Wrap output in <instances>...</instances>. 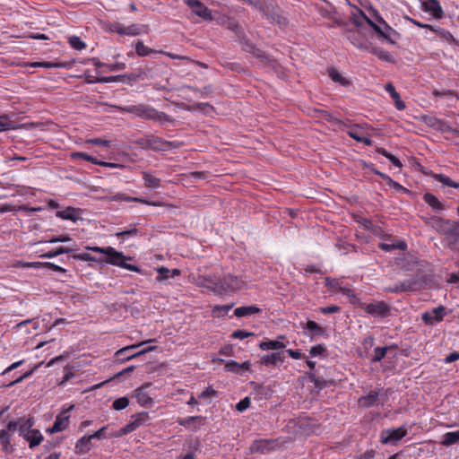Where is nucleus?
<instances>
[{"label": "nucleus", "mask_w": 459, "mask_h": 459, "mask_svg": "<svg viewBox=\"0 0 459 459\" xmlns=\"http://www.w3.org/2000/svg\"><path fill=\"white\" fill-rule=\"evenodd\" d=\"M121 109L132 114L134 117L151 120H158L160 119L162 116H164L163 113H160L155 108L143 104L129 105L125 108H121Z\"/></svg>", "instance_id": "obj_1"}, {"label": "nucleus", "mask_w": 459, "mask_h": 459, "mask_svg": "<svg viewBox=\"0 0 459 459\" xmlns=\"http://www.w3.org/2000/svg\"><path fill=\"white\" fill-rule=\"evenodd\" d=\"M106 255L108 256L106 262L108 264L127 269L132 272H141V269L138 266L126 263V260H131V257L124 255L122 252H117L111 247H108Z\"/></svg>", "instance_id": "obj_2"}, {"label": "nucleus", "mask_w": 459, "mask_h": 459, "mask_svg": "<svg viewBox=\"0 0 459 459\" xmlns=\"http://www.w3.org/2000/svg\"><path fill=\"white\" fill-rule=\"evenodd\" d=\"M361 17L366 20V22L370 25L374 30L381 37L387 39L389 42L394 43L392 40V34H396L395 30L390 27L381 17L377 18V23L371 21L366 16L363 12H359Z\"/></svg>", "instance_id": "obj_3"}, {"label": "nucleus", "mask_w": 459, "mask_h": 459, "mask_svg": "<svg viewBox=\"0 0 459 459\" xmlns=\"http://www.w3.org/2000/svg\"><path fill=\"white\" fill-rule=\"evenodd\" d=\"M406 435L407 429L404 426L398 429H387L381 432L380 441L383 444L396 445Z\"/></svg>", "instance_id": "obj_4"}, {"label": "nucleus", "mask_w": 459, "mask_h": 459, "mask_svg": "<svg viewBox=\"0 0 459 459\" xmlns=\"http://www.w3.org/2000/svg\"><path fill=\"white\" fill-rule=\"evenodd\" d=\"M184 3L192 10L198 17L204 21H212V15L211 10L200 0H183Z\"/></svg>", "instance_id": "obj_5"}, {"label": "nucleus", "mask_w": 459, "mask_h": 459, "mask_svg": "<svg viewBox=\"0 0 459 459\" xmlns=\"http://www.w3.org/2000/svg\"><path fill=\"white\" fill-rule=\"evenodd\" d=\"M148 419L149 415L145 411L133 415L130 421L120 429V435H126L134 431L137 428L143 425Z\"/></svg>", "instance_id": "obj_6"}, {"label": "nucleus", "mask_w": 459, "mask_h": 459, "mask_svg": "<svg viewBox=\"0 0 459 459\" xmlns=\"http://www.w3.org/2000/svg\"><path fill=\"white\" fill-rule=\"evenodd\" d=\"M446 316V307L438 306L430 311H426L422 314L421 319L428 325H434L444 319Z\"/></svg>", "instance_id": "obj_7"}, {"label": "nucleus", "mask_w": 459, "mask_h": 459, "mask_svg": "<svg viewBox=\"0 0 459 459\" xmlns=\"http://www.w3.org/2000/svg\"><path fill=\"white\" fill-rule=\"evenodd\" d=\"M420 8L436 19H441L444 16V11L437 0H420Z\"/></svg>", "instance_id": "obj_8"}, {"label": "nucleus", "mask_w": 459, "mask_h": 459, "mask_svg": "<svg viewBox=\"0 0 459 459\" xmlns=\"http://www.w3.org/2000/svg\"><path fill=\"white\" fill-rule=\"evenodd\" d=\"M154 341H155V340H153V339H150V340H147V341L142 342H140V343H138V344H133V345H129V346L124 347V348H122V349L118 350V351L115 353V357H116L118 360H121L122 362H124V361H127V360H130V359H134V358H137V357H139V356H141V355H143V354H145V351H144V350H143H143H141V351H138V352H135V353H134V354L129 355L128 357H125V358H123L122 356H123L124 354H126V353L128 351H130V350H134V349L139 348V347H141V346H143V345H144V344H146V343H150V342H154Z\"/></svg>", "instance_id": "obj_9"}, {"label": "nucleus", "mask_w": 459, "mask_h": 459, "mask_svg": "<svg viewBox=\"0 0 459 459\" xmlns=\"http://www.w3.org/2000/svg\"><path fill=\"white\" fill-rule=\"evenodd\" d=\"M364 309L368 314L379 317H385L390 313V307L385 301L370 303Z\"/></svg>", "instance_id": "obj_10"}, {"label": "nucleus", "mask_w": 459, "mask_h": 459, "mask_svg": "<svg viewBox=\"0 0 459 459\" xmlns=\"http://www.w3.org/2000/svg\"><path fill=\"white\" fill-rule=\"evenodd\" d=\"M83 211L80 208H74L72 206H68L64 210H60L56 212V216L61 218L62 220L72 221L73 222H76L79 220L82 219Z\"/></svg>", "instance_id": "obj_11"}, {"label": "nucleus", "mask_w": 459, "mask_h": 459, "mask_svg": "<svg viewBox=\"0 0 459 459\" xmlns=\"http://www.w3.org/2000/svg\"><path fill=\"white\" fill-rule=\"evenodd\" d=\"M347 134L350 137L356 140L357 142L363 143L368 146L372 145V140L363 135V128L358 125L350 126L347 130Z\"/></svg>", "instance_id": "obj_12"}, {"label": "nucleus", "mask_w": 459, "mask_h": 459, "mask_svg": "<svg viewBox=\"0 0 459 459\" xmlns=\"http://www.w3.org/2000/svg\"><path fill=\"white\" fill-rule=\"evenodd\" d=\"M150 386V384H145L143 385V386L137 388L135 390V398H136V401L137 403L141 405V406H146V407H150L152 405L153 403V400L152 398L149 395V394L146 392V387Z\"/></svg>", "instance_id": "obj_13"}, {"label": "nucleus", "mask_w": 459, "mask_h": 459, "mask_svg": "<svg viewBox=\"0 0 459 459\" xmlns=\"http://www.w3.org/2000/svg\"><path fill=\"white\" fill-rule=\"evenodd\" d=\"M284 335H280L276 340L267 341V342H262L259 344V348L263 351H279L283 350L286 345L284 342H281V340H284Z\"/></svg>", "instance_id": "obj_14"}, {"label": "nucleus", "mask_w": 459, "mask_h": 459, "mask_svg": "<svg viewBox=\"0 0 459 459\" xmlns=\"http://www.w3.org/2000/svg\"><path fill=\"white\" fill-rule=\"evenodd\" d=\"M35 424V420L33 417L29 418H19V425H18V431L19 435L25 438L27 435H29V432L31 431L32 427Z\"/></svg>", "instance_id": "obj_15"}, {"label": "nucleus", "mask_w": 459, "mask_h": 459, "mask_svg": "<svg viewBox=\"0 0 459 459\" xmlns=\"http://www.w3.org/2000/svg\"><path fill=\"white\" fill-rule=\"evenodd\" d=\"M219 283L225 291H233L239 288L238 279L231 274L226 275Z\"/></svg>", "instance_id": "obj_16"}, {"label": "nucleus", "mask_w": 459, "mask_h": 459, "mask_svg": "<svg viewBox=\"0 0 459 459\" xmlns=\"http://www.w3.org/2000/svg\"><path fill=\"white\" fill-rule=\"evenodd\" d=\"M69 423V415L59 414L56 416V420L51 428L48 429V432L53 434L63 431L65 429Z\"/></svg>", "instance_id": "obj_17"}, {"label": "nucleus", "mask_w": 459, "mask_h": 459, "mask_svg": "<svg viewBox=\"0 0 459 459\" xmlns=\"http://www.w3.org/2000/svg\"><path fill=\"white\" fill-rule=\"evenodd\" d=\"M284 360L283 352L276 351L272 354H266L261 358V363L266 366L277 365Z\"/></svg>", "instance_id": "obj_18"}, {"label": "nucleus", "mask_w": 459, "mask_h": 459, "mask_svg": "<svg viewBox=\"0 0 459 459\" xmlns=\"http://www.w3.org/2000/svg\"><path fill=\"white\" fill-rule=\"evenodd\" d=\"M446 239L452 249L459 251V224L448 231Z\"/></svg>", "instance_id": "obj_19"}, {"label": "nucleus", "mask_w": 459, "mask_h": 459, "mask_svg": "<svg viewBox=\"0 0 459 459\" xmlns=\"http://www.w3.org/2000/svg\"><path fill=\"white\" fill-rule=\"evenodd\" d=\"M24 439L29 442V446L32 449L40 445L44 437L39 430L32 429Z\"/></svg>", "instance_id": "obj_20"}, {"label": "nucleus", "mask_w": 459, "mask_h": 459, "mask_svg": "<svg viewBox=\"0 0 459 459\" xmlns=\"http://www.w3.org/2000/svg\"><path fill=\"white\" fill-rule=\"evenodd\" d=\"M261 312V308L252 305V306H243L235 308L234 310V316L237 317H243V316H248L254 314H257Z\"/></svg>", "instance_id": "obj_21"}, {"label": "nucleus", "mask_w": 459, "mask_h": 459, "mask_svg": "<svg viewBox=\"0 0 459 459\" xmlns=\"http://www.w3.org/2000/svg\"><path fill=\"white\" fill-rule=\"evenodd\" d=\"M459 443V429L456 431L446 432L442 436L440 445L448 447Z\"/></svg>", "instance_id": "obj_22"}, {"label": "nucleus", "mask_w": 459, "mask_h": 459, "mask_svg": "<svg viewBox=\"0 0 459 459\" xmlns=\"http://www.w3.org/2000/svg\"><path fill=\"white\" fill-rule=\"evenodd\" d=\"M302 328L305 331V334L311 333L314 335H323L325 333V330L321 327L316 322L308 320L305 325H301Z\"/></svg>", "instance_id": "obj_23"}, {"label": "nucleus", "mask_w": 459, "mask_h": 459, "mask_svg": "<svg viewBox=\"0 0 459 459\" xmlns=\"http://www.w3.org/2000/svg\"><path fill=\"white\" fill-rule=\"evenodd\" d=\"M429 30L435 32L442 40H444L449 44L455 43V39L453 37V35L449 31L446 30L445 29L430 25Z\"/></svg>", "instance_id": "obj_24"}, {"label": "nucleus", "mask_w": 459, "mask_h": 459, "mask_svg": "<svg viewBox=\"0 0 459 459\" xmlns=\"http://www.w3.org/2000/svg\"><path fill=\"white\" fill-rule=\"evenodd\" d=\"M91 449V439L89 436L82 437L75 445V450L78 454H85Z\"/></svg>", "instance_id": "obj_25"}, {"label": "nucleus", "mask_w": 459, "mask_h": 459, "mask_svg": "<svg viewBox=\"0 0 459 459\" xmlns=\"http://www.w3.org/2000/svg\"><path fill=\"white\" fill-rule=\"evenodd\" d=\"M357 221L365 229L370 230L374 235H379L381 229L373 225L372 221L367 218L358 216Z\"/></svg>", "instance_id": "obj_26"}, {"label": "nucleus", "mask_w": 459, "mask_h": 459, "mask_svg": "<svg viewBox=\"0 0 459 459\" xmlns=\"http://www.w3.org/2000/svg\"><path fill=\"white\" fill-rule=\"evenodd\" d=\"M15 123L7 115L0 116V133L15 129Z\"/></svg>", "instance_id": "obj_27"}, {"label": "nucleus", "mask_w": 459, "mask_h": 459, "mask_svg": "<svg viewBox=\"0 0 459 459\" xmlns=\"http://www.w3.org/2000/svg\"><path fill=\"white\" fill-rule=\"evenodd\" d=\"M378 397V393L371 391L366 396L359 398V403L366 407H370L375 404Z\"/></svg>", "instance_id": "obj_28"}, {"label": "nucleus", "mask_w": 459, "mask_h": 459, "mask_svg": "<svg viewBox=\"0 0 459 459\" xmlns=\"http://www.w3.org/2000/svg\"><path fill=\"white\" fill-rule=\"evenodd\" d=\"M378 247L386 252H391L394 249L405 250L407 248V245L404 241H398L396 244L380 243Z\"/></svg>", "instance_id": "obj_29"}, {"label": "nucleus", "mask_w": 459, "mask_h": 459, "mask_svg": "<svg viewBox=\"0 0 459 459\" xmlns=\"http://www.w3.org/2000/svg\"><path fill=\"white\" fill-rule=\"evenodd\" d=\"M329 77L332 79L333 82H337L341 85H348L349 82L347 79H345L336 69L331 68L328 71Z\"/></svg>", "instance_id": "obj_30"}, {"label": "nucleus", "mask_w": 459, "mask_h": 459, "mask_svg": "<svg viewBox=\"0 0 459 459\" xmlns=\"http://www.w3.org/2000/svg\"><path fill=\"white\" fill-rule=\"evenodd\" d=\"M434 178L439 182L442 186H446L450 187L457 188L459 186V184L453 181L449 177L444 175V174H435Z\"/></svg>", "instance_id": "obj_31"}, {"label": "nucleus", "mask_w": 459, "mask_h": 459, "mask_svg": "<svg viewBox=\"0 0 459 459\" xmlns=\"http://www.w3.org/2000/svg\"><path fill=\"white\" fill-rule=\"evenodd\" d=\"M402 292L405 291H415L419 288V283L415 280H405L402 282H400Z\"/></svg>", "instance_id": "obj_32"}, {"label": "nucleus", "mask_w": 459, "mask_h": 459, "mask_svg": "<svg viewBox=\"0 0 459 459\" xmlns=\"http://www.w3.org/2000/svg\"><path fill=\"white\" fill-rule=\"evenodd\" d=\"M68 43L76 50H82L86 47V44L78 36H70L68 38Z\"/></svg>", "instance_id": "obj_33"}, {"label": "nucleus", "mask_w": 459, "mask_h": 459, "mask_svg": "<svg viewBox=\"0 0 459 459\" xmlns=\"http://www.w3.org/2000/svg\"><path fill=\"white\" fill-rule=\"evenodd\" d=\"M388 351V347H377L374 349V357L372 358V362H379L382 359H384Z\"/></svg>", "instance_id": "obj_34"}, {"label": "nucleus", "mask_w": 459, "mask_h": 459, "mask_svg": "<svg viewBox=\"0 0 459 459\" xmlns=\"http://www.w3.org/2000/svg\"><path fill=\"white\" fill-rule=\"evenodd\" d=\"M135 51L140 56H146L153 52L152 49L146 47L142 41H137L135 44Z\"/></svg>", "instance_id": "obj_35"}, {"label": "nucleus", "mask_w": 459, "mask_h": 459, "mask_svg": "<svg viewBox=\"0 0 459 459\" xmlns=\"http://www.w3.org/2000/svg\"><path fill=\"white\" fill-rule=\"evenodd\" d=\"M325 285L331 289L340 290L343 293L350 292L349 289L342 288L340 286L339 281L336 279L325 278Z\"/></svg>", "instance_id": "obj_36"}, {"label": "nucleus", "mask_w": 459, "mask_h": 459, "mask_svg": "<svg viewBox=\"0 0 459 459\" xmlns=\"http://www.w3.org/2000/svg\"><path fill=\"white\" fill-rule=\"evenodd\" d=\"M129 405V399L127 397H120L113 402L112 408L116 411H120Z\"/></svg>", "instance_id": "obj_37"}, {"label": "nucleus", "mask_w": 459, "mask_h": 459, "mask_svg": "<svg viewBox=\"0 0 459 459\" xmlns=\"http://www.w3.org/2000/svg\"><path fill=\"white\" fill-rule=\"evenodd\" d=\"M143 178L148 187L156 188L160 185V179L151 174H144Z\"/></svg>", "instance_id": "obj_38"}, {"label": "nucleus", "mask_w": 459, "mask_h": 459, "mask_svg": "<svg viewBox=\"0 0 459 459\" xmlns=\"http://www.w3.org/2000/svg\"><path fill=\"white\" fill-rule=\"evenodd\" d=\"M267 446H268V444L266 441H255L251 445L250 450L253 453H256V452L264 453L265 450L267 449Z\"/></svg>", "instance_id": "obj_39"}, {"label": "nucleus", "mask_w": 459, "mask_h": 459, "mask_svg": "<svg viewBox=\"0 0 459 459\" xmlns=\"http://www.w3.org/2000/svg\"><path fill=\"white\" fill-rule=\"evenodd\" d=\"M71 157L73 159H82V160H88L93 164L97 163V160L94 157H92L87 153H84V152H73L71 154Z\"/></svg>", "instance_id": "obj_40"}, {"label": "nucleus", "mask_w": 459, "mask_h": 459, "mask_svg": "<svg viewBox=\"0 0 459 459\" xmlns=\"http://www.w3.org/2000/svg\"><path fill=\"white\" fill-rule=\"evenodd\" d=\"M126 36H136L141 33V30L138 25L133 24L126 27L125 31H123Z\"/></svg>", "instance_id": "obj_41"}, {"label": "nucleus", "mask_w": 459, "mask_h": 459, "mask_svg": "<svg viewBox=\"0 0 459 459\" xmlns=\"http://www.w3.org/2000/svg\"><path fill=\"white\" fill-rule=\"evenodd\" d=\"M225 369L231 372H239L242 369V366L239 363L231 360L225 364Z\"/></svg>", "instance_id": "obj_42"}, {"label": "nucleus", "mask_w": 459, "mask_h": 459, "mask_svg": "<svg viewBox=\"0 0 459 459\" xmlns=\"http://www.w3.org/2000/svg\"><path fill=\"white\" fill-rule=\"evenodd\" d=\"M250 403H251L250 398L249 397H245L244 399H242L240 402H238L237 403L236 409L238 411H244L245 410H247L250 406Z\"/></svg>", "instance_id": "obj_43"}, {"label": "nucleus", "mask_w": 459, "mask_h": 459, "mask_svg": "<svg viewBox=\"0 0 459 459\" xmlns=\"http://www.w3.org/2000/svg\"><path fill=\"white\" fill-rule=\"evenodd\" d=\"M215 396H217V392L212 386H208L205 390H204L200 394L199 398L206 399V398L215 397Z\"/></svg>", "instance_id": "obj_44"}, {"label": "nucleus", "mask_w": 459, "mask_h": 459, "mask_svg": "<svg viewBox=\"0 0 459 459\" xmlns=\"http://www.w3.org/2000/svg\"><path fill=\"white\" fill-rule=\"evenodd\" d=\"M86 143H91V144H94V145H102V146H105V147H108L110 144V141L100 139V138L88 139V140H86Z\"/></svg>", "instance_id": "obj_45"}, {"label": "nucleus", "mask_w": 459, "mask_h": 459, "mask_svg": "<svg viewBox=\"0 0 459 459\" xmlns=\"http://www.w3.org/2000/svg\"><path fill=\"white\" fill-rule=\"evenodd\" d=\"M20 210H28L25 206H13L11 204H4L0 206V213L9 212V211H20Z\"/></svg>", "instance_id": "obj_46"}, {"label": "nucleus", "mask_w": 459, "mask_h": 459, "mask_svg": "<svg viewBox=\"0 0 459 459\" xmlns=\"http://www.w3.org/2000/svg\"><path fill=\"white\" fill-rule=\"evenodd\" d=\"M254 335V333H250V332H247V331H243V330H237V331H234L231 334V336L233 338H236V339H245L248 336H252Z\"/></svg>", "instance_id": "obj_47"}, {"label": "nucleus", "mask_w": 459, "mask_h": 459, "mask_svg": "<svg viewBox=\"0 0 459 459\" xmlns=\"http://www.w3.org/2000/svg\"><path fill=\"white\" fill-rule=\"evenodd\" d=\"M32 373H33V369H31L30 371H27L23 375H22L21 377L16 378L15 380H13V381L10 382L9 384L5 385V386L6 387H10V386H13V385H16L18 383H21L24 379L28 378Z\"/></svg>", "instance_id": "obj_48"}, {"label": "nucleus", "mask_w": 459, "mask_h": 459, "mask_svg": "<svg viewBox=\"0 0 459 459\" xmlns=\"http://www.w3.org/2000/svg\"><path fill=\"white\" fill-rule=\"evenodd\" d=\"M359 12H362V11L357 10V13H353V15H352V22L358 28H360L362 26L363 21L366 22V20L363 17H361Z\"/></svg>", "instance_id": "obj_49"}, {"label": "nucleus", "mask_w": 459, "mask_h": 459, "mask_svg": "<svg viewBox=\"0 0 459 459\" xmlns=\"http://www.w3.org/2000/svg\"><path fill=\"white\" fill-rule=\"evenodd\" d=\"M325 347L322 344H318L311 347L309 353L311 356L316 357L322 355L325 352Z\"/></svg>", "instance_id": "obj_50"}, {"label": "nucleus", "mask_w": 459, "mask_h": 459, "mask_svg": "<svg viewBox=\"0 0 459 459\" xmlns=\"http://www.w3.org/2000/svg\"><path fill=\"white\" fill-rule=\"evenodd\" d=\"M232 307H233V304L216 306L213 308V312L218 311V312H220V316H224L232 308Z\"/></svg>", "instance_id": "obj_51"}, {"label": "nucleus", "mask_w": 459, "mask_h": 459, "mask_svg": "<svg viewBox=\"0 0 459 459\" xmlns=\"http://www.w3.org/2000/svg\"><path fill=\"white\" fill-rule=\"evenodd\" d=\"M385 90L390 94L393 100L399 99V93L396 91L394 86L392 83H387L385 86Z\"/></svg>", "instance_id": "obj_52"}, {"label": "nucleus", "mask_w": 459, "mask_h": 459, "mask_svg": "<svg viewBox=\"0 0 459 459\" xmlns=\"http://www.w3.org/2000/svg\"><path fill=\"white\" fill-rule=\"evenodd\" d=\"M72 241V238L69 237V235H61L59 237H54L51 239H49L48 243H58V242H69Z\"/></svg>", "instance_id": "obj_53"}, {"label": "nucleus", "mask_w": 459, "mask_h": 459, "mask_svg": "<svg viewBox=\"0 0 459 459\" xmlns=\"http://www.w3.org/2000/svg\"><path fill=\"white\" fill-rule=\"evenodd\" d=\"M340 309H341L340 307H338L336 305H332V306L321 307L320 311L323 314H332V313H336V312L340 311Z\"/></svg>", "instance_id": "obj_54"}, {"label": "nucleus", "mask_w": 459, "mask_h": 459, "mask_svg": "<svg viewBox=\"0 0 459 459\" xmlns=\"http://www.w3.org/2000/svg\"><path fill=\"white\" fill-rule=\"evenodd\" d=\"M351 42L358 48L367 49L368 44L366 40H360L359 39L353 38L351 39Z\"/></svg>", "instance_id": "obj_55"}, {"label": "nucleus", "mask_w": 459, "mask_h": 459, "mask_svg": "<svg viewBox=\"0 0 459 459\" xmlns=\"http://www.w3.org/2000/svg\"><path fill=\"white\" fill-rule=\"evenodd\" d=\"M116 82V77H114V76L101 77V78H98L95 80H88V82H90V83H95V82L107 83V82Z\"/></svg>", "instance_id": "obj_56"}, {"label": "nucleus", "mask_w": 459, "mask_h": 459, "mask_svg": "<svg viewBox=\"0 0 459 459\" xmlns=\"http://www.w3.org/2000/svg\"><path fill=\"white\" fill-rule=\"evenodd\" d=\"M137 229L135 227L132 228L131 230H124V231H120V232H117L116 234V236L118 238H124L125 236H133V235H135L137 233Z\"/></svg>", "instance_id": "obj_57"}, {"label": "nucleus", "mask_w": 459, "mask_h": 459, "mask_svg": "<svg viewBox=\"0 0 459 459\" xmlns=\"http://www.w3.org/2000/svg\"><path fill=\"white\" fill-rule=\"evenodd\" d=\"M108 71H116V70H123L126 68V65L124 63H117V64H109L105 65Z\"/></svg>", "instance_id": "obj_58"}, {"label": "nucleus", "mask_w": 459, "mask_h": 459, "mask_svg": "<svg viewBox=\"0 0 459 459\" xmlns=\"http://www.w3.org/2000/svg\"><path fill=\"white\" fill-rule=\"evenodd\" d=\"M106 429H107V427H102L101 429H100L99 430L94 432L93 434L88 435L90 439L91 440L94 438H98V439L104 438L105 437L104 431Z\"/></svg>", "instance_id": "obj_59"}, {"label": "nucleus", "mask_w": 459, "mask_h": 459, "mask_svg": "<svg viewBox=\"0 0 459 459\" xmlns=\"http://www.w3.org/2000/svg\"><path fill=\"white\" fill-rule=\"evenodd\" d=\"M19 419L17 420H11L6 425V430L11 434L18 429Z\"/></svg>", "instance_id": "obj_60"}, {"label": "nucleus", "mask_w": 459, "mask_h": 459, "mask_svg": "<svg viewBox=\"0 0 459 459\" xmlns=\"http://www.w3.org/2000/svg\"><path fill=\"white\" fill-rule=\"evenodd\" d=\"M44 266H46L48 268H50L53 271L57 272V273H65L66 272L65 269H64L63 267H61L59 265H56V264H55L53 263H44Z\"/></svg>", "instance_id": "obj_61"}, {"label": "nucleus", "mask_w": 459, "mask_h": 459, "mask_svg": "<svg viewBox=\"0 0 459 459\" xmlns=\"http://www.w3.org/2000/svg\"><path fill=\"white\" fill-rule=\"evenodd\" d=\"M23 363V360H19V361H16L14 363H13L12 365H10L8 368H6L3 372H2V376H4L5 374L9 373L10 371L17 368L18 367H20L22 364Z\"/></svg>", "instance_id": "obj_62"}, {"label": "nucleus", "mask_w": 459, "mask_h": 459, "mask_svg": "<svg viewBox=\"0 0 459 459\" xmlns=\"http://www.w3.org/2000/svg\"><path fill=\"white\" fill-rule=\"evenodd\" d=\"M6 440L7 441L11 440V434L5 429H1L0 430V442L2 443V442H4Z\"/></svg>", "instance_id": "obj_63"}, {"label": "nucleus", "mask_w": 459, "mask_h": 459, "mask_svg": "<svg viewBox=\"0 0 459 459\" xmlns=\"http://www.w3.org/2000/svg\"><path fill=\"white\" fill-rule=\"evenodd\" d=\"M459 359V353L458 352H452L448 356L446 357L445 362L446 363H452L454 361H456Z\"/></svg>", "instance_id": "obj_64"}]
</instances>
